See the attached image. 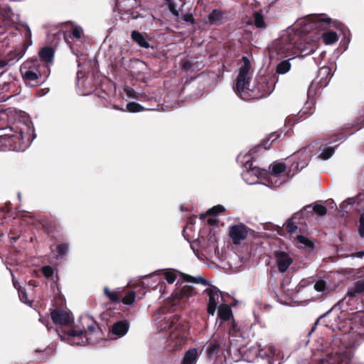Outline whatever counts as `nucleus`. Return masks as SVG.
Returning <instances> with one entry per match:
<instances>
[{
    "label": "nucleus",
    "mask_w": 364,
    "mask_h": 364,
    "mask_svg": "<svg viewBox=\"0 0 364 364\" xmlns=\"http://www.w3.org/2000/svg\"><path fill=\"white\" fill-rule=\"evenodd\" d=\"M316 48L317 43L312 35L308 33L307 28H288L272 46V51L282 57L289 58L288 60H283L278 64L277 73L282 75L287 73L291 68L290 59L296 55H309Z\"/></svg>",
    "instance_id": "1"
},
{
    "label": "nucleus",
    "mask_w": 364,
    "mask_h": 364,
    "mask_svg": "<svg viewBox=\"0 0 364 364\" xmlns=\"http://www.w3.org/2000/svg\"><path fill=\"white\" fill-rule=\"evenodd\" d=\"M244 65L240 68L237 77L235 92L242 100H247L250 97L261 98L269 95L274 90L275 82L267 76H259L252 88L248 86L250 80V61L247 57L243 56Z\"/></svg>",
    "instance_id": "2"
},
{
    "label": "nucleus",
    "mask_w": 364,
    "mask_h": 364,
    "mask_svg": "<svg viewBox=\"0 0 364 364\" xmlns=\"http://www.w3.org/2000/svg\"><path fill=\"white\" fill-rule=\"evenodd\" d=\"M84 320L90 322L88 323L87 329H71L67 332L68 341L70 345L83 346L92 342L90 336L95 332L97 325L90 317H85Z\"/></svg>",
    "instance_id": "3"
},
{
    "label": "nucleus",
    "mask_w": 364,
    "mask_h": 364,
    "mask_svg": "<svg viewBox=\"0 0 364 364\" xmlns=\"http://www.w3.org/2000/svg\"><path fill=\"white\" fill-rule=\"evenodd\" d=\"M18 114L22 117V119L16 121L10 127L11 130L15 133L11 136L16 138L23 144H28L33 132V124L27 116H22L21 112Z\"/></svg>",
    "instance_id": "4"
},
{
    "label": "nucleus",
    "mask_w": 364,
    "mask_h": 364,
    "mask_svg": "<svg viewBox=\"0 0 364 364\" xmlns=\"http://www.w3.org/2000/svg\"><path fill=\"white\" fill-rule=\"evenodd\" d=\"M271 171L267 173L268 183L274 187H280L288 181L286 173V164L283 162H274L271 166Z\"/></svg>",
    "instance_id": "5"
},
{
    "label": "nucleus",
    "mask_w": 364,
    "mask_h": 364,
    "mask_svg": "<svg viewBox=\"0 0 364 364\" xmlns=\"http://www.w3.org/2000/svg\"><path fill=\"white\" fill-rule=\"evenodd\" d=\"M235 324L232 323L231 328L229 330V341L228 343L223 341L222 343L215 339L210 341L205 346V352L208 358H216L220 350V347L223 345L226 350L230 348L232 346L235 345V341L232 338L235 333V336H237L239 333L235 332Z\"/></svg>",
    "instance_id": "6"
},
{
    "label": "nucleus",
    "mask_w": 364,
    "mask_h": 364,
    "mask_svg": "<svg viewBox=\"0 0 364 364\" xmlns=\"http://www.w3.org/2000/svg\"><path fill=\"white\" fill-rule=\"evenodd\" d=\"M208 296L207 311L209 315L213 316L216 309L223 304L222 292L215 287L210 286L205 290Z\"/></svg>",
    "instance_id": "7"
},
{
    "label": "nucleus",
    "mask_w": 364,
    "mask_h": 364,
    "mask_svg": "<svg viewBox=\"0 0 364 364\" xmlns=\"http://www.w3.org/2000/svg\"><path fill=\"white\" fill-rule=\"evenodd\" d=\"M250 232V228L242 223H239L230 227L229 236L235 245H240Z\"/></svg>",
    "instance_id": "8"
},
{
    "label": "nucleus",
    "mask_w": 364,
    "mask_h": 364,
    "mask_svg": "<svg viewBox=\"0 0 364 364\" xmlns=\"http://www.w3.org/2000/svg\"><path fill=\"white\" fill-rule=\"evenodd\" d=\"M243 169L242 177L246 183L250 185L263 183L259 180L267 174L264 170L260 169L256 166Z\"/></svg>",
    "instance_id": "9"
},
{
    "label": "nucleus",
    "mask_w": 364,
    "mask_h": 364,
    "mask_svg": "<svg viewBox=\"0 0 364 364\" xmlns=\"http://www.w3.org/2000/svg\"><path fill=\"white\" fill-rule=\"evenodd\" d=\"M53 322L58 326H68L73 321L71 314L64 310L56 309L50 313Z\"/></svg>",
    "instance_id": "10"
},
{
    "label": "nucleus",
    "mask_w": 364,
    "mask_h": 364,
    "mask_svg": "<svg viewBox=\"0 0 364 364\" xmlns=\"http://www.w3.org/2000/svg\"><path fill=\"white\" fill-rule=\"evenodd\" d=\"M274 255L279 271L285 272L292 263V258L288 253L283 251H276Z\"/></svg>",
    "instance_id": "11"
},
{
    "label": "nucleus",
    "mask_w": 364,
    "mask_h": 364,
    "mask_svg": "<svg viewBox=\"0 0 364 364\" xmlns=\"http://www.w3.org/2000/svg\"><path fill=\"white\" fill-rule=\"evenodd\" d=\"M129 328V323L127 321H117L112 326L110 338L112 339L122 338L127 333Z\"/></svg>",
    "instance_id": "12"
},
{
    "label": "nucleus",
    "mask_w": 364,
    "mask_h": 364,
    "mask_svg": "<svg viewBox=\"0 0 364 364\" xmlns=\"http://www.w3.org/2000/svg\"><path fill=\"white\" fill-rule=\"evenodd\" d=\"M64 37L68 43H71L77 41H81L84 38L85 36L82 28L80 26L73 25L71 27L70 31L66 32Z\"/></svg>",
    "instance_id": "13"
},
{
    "label": "nucleus",
    "mask_w": 364,
    "mask_h": 364,
    "mask_svg": "<svg viewBox=\"0 0 364 364\" xmlns=\"http://www.w3.org/2000/svg\"><path fill=\"white\" fill-rule=\"evenodd\" d=\"M255 151L250 150L247 151H242L237 156V161L242 166L243 168H249L252 167V159Z\"/></svg>",
    "instance_id": "14"
},
{
    "label": "nucleus",
    "mask_w": 364,
    "mask_h": 364,
    "mask_svg": "<svg viewBox=\"0 0 364 364\" xmlns=\"http://www.w3.org/2000/svg\"><path fill=\"white\" fill-rule=\"evenodd\" d=\"M7 269L11 273V275L12 277L13 286L14 287L15 289H16L18 290V296H19L21 301L24 303L25 304L31 306V304H32V301L28 299L27 293L26 292L24 289H23L20 286V284H19L18 279L15 278V277L14 276V274L12 273V271L10 269H9L8 267H7Z\"/></svg>",
    "instance_id": "15"
},
{
    "label": "nucleus",
    "mask_w": 364,
    "mask_h": 364,
    "mask_svg": "<svg viewBox=\"0 0 364 364\" xmlns=\"http://www.w3.org/2000/svg\"><path fill=\"white\" fill-rule=\"evenodd\" d=\"M194 291V289L191 285H185L181 289H177L174 291L172 296L174 299H182L191 297Z\"/></svg>",
    "instance_id": "16"
},
{
    "label": "nucleus",
    "mask_w": 364,
    "mask_h": 364,
    "mask_svg": "<svg viewBox=\"0 0 364 364\" xmlns=\"http://www.w3.org/2000/svg\"><path fill=\"white\" fill-rule=\"evenodd\" d=\"M224 13L219 9L213 10L208 17V22L210 25H220L224 22Z\"/></svg>",
    "instance_id": "17"
},
{
    "label": "nucleus",
    "mask_w": 364,
    "mask_h": 364,
    "mask_svg": "<svg viewBox=\"0 0 364 364\" xmlns=\"http://www.w3.org/2000/svg\"><path fill=\"white\" fill-rule=\"evenodd\" d=\"M313 212L319 216H323L326 213V208L322 205H308L301 210V214L308 216L309 213Z\"/></svg>",
    "instance_id": "18"
},
{
    "label": "nucleus",
    "mask_w": 364,
    "mask_h": 364,
    "mask_svg": "<svg viewBox=\"0 0 364 364\" xmlns=\"http://www.w3.org/2000/svg\"><path fill=\"white\" fill-rule=\"evenodd\" d=\"M198 357L197 349L195 348H191L186 353L182 364H196Z\"/></svg>",
    "instance_id": "19"
},
{
    "label": "nucleus",
    "mask_w": 364,
    "mask_h": 364,
    "mask_svg": "<svg viewBox=\"0 0 364 364\" xmlns=\"http://www.w3.org/2000/svg\"><path fill=\"white\" fill-rule=\"evenodd\" d=\"M132 38L141 48H149L150 45L142 33L137 31L132 32Z\"/></svg>",
    "instance_id": "20"
},
{
    "label": "nucleus",
    "mask_w": 364,
    "mask_h": 364,
    "mask_svg": "<svg viewBox=\"0 0 364 364\" xmlns=\"http://www.w3.org/2000/svg\"><path fill=\"white\" fill-rule=\"evenodd\" d=\"M364 292V279L357 281L354 287L348 291L347 296L349 298H353L357 294Z\"/></svg>",
    "instance_id": "21"
},
{
    "label": "nucleus",
    "mask_w": 364,
    "mask_h": 364,
    "mask_svg": "<svg viewBox=\"0 0 364 364\" xmlns=\"http://www.w3.org/2000/svg\"><path fill=\"white\" fill-rule=\"evenodd\" d=\"M218 316L222 321H228L232 317L230 307L227 304H223L218 308Z\"/></svg>",
    "instance_id": "22"
},
{
    "label": "nucleus",
    "mask_w": 364,
    "mask_h": 364,
    "mask_svg": "<svg viewBox=\"0 0 364 364\" xmlns=\"http://www.w3.org/2000/svg\"><path fill=\"white\" fill-rule=\"evenodd\" d=\"M183 277L186 282L200 284L203 286H209L210 284L208 280L200 275L193 277L188 274H183Z\"/></svg>",
    "instance_id": "23"
},
{
    "label": "nucleus",
    "mask_w": 364,
    "mask_h": 364,
    "mask_svg": "<svg viewBox=\"0 0 364 364\" xmlns=\"http://www.w3.org/2000/svg\"><path fill=\"white\" fill-rule=\"evenodd\" d=\"M54 55V51L53 48L49 47H45L43 48L39 53V56L41 59V60L46 62V63H50L53 60Z\"/></svg>",
    "instance_id": "24"
},
{
    "label": "nucleus",
    "mask_w": 364,
    "mask_h": 364,
    "mask_svg": "<svg viewBox=\"0 0 364 364\" xmlns=\"http://www.w3.org/2000/svg\"><path fill=\"white\" fill-rule=\"evenodd\" d=\"M276 354L275 349L272 346H269L258 350V356L262 358L273 357Z\"/></svg>",
    "instance_id": "25"
},
{
    "label": "nucleus",
    "mask_w": 364,
    "mask_h": 364,
    "mask_svg": "<svg viewBox=\"0 0 364 364\" xmlns=\"http://www.w3.org/2000/svg\"><path fill=\"white\" fill-rule=\"evenodd\" d=\"M337 147V145L334 146H328V147H323L321 148V153L319 155V158L323 160H327L330 159L332 155L333 154L336 148Z\"/></svg>",
    "instance_id": "26"
},
{
    "label": "nucleus",
    "mask_w": 364,
    "mask_h": 364,
    "mask_svg": "<svg viewBox=\"0 0 364 364\" xmlns=\"http://www.w3.org/2000/svg\"><path fill=\"white\" fill-rule=\"evenodd\" d=\"M23 78L26 81H33L37 80L40 76L41 73L38 71H34L32 70H26L25 72L21 71Z\"/></svg>",
    "instance_id": "27"
},
{
    "label": "nucleus",
    "mask_w": 364,
    "mask_h": 364,
    "mask_svg": "<svg viewBox=\"0 0 364 364\" xmlns=\"http://www.w3.org/2000/svg\"><path fill=\"white\" fill-rule=\"evenodd\" d=\"M119 109L122 111L127 110L129 112L136 113V112H139L144 110V107H142L139 103L132 102H129L127 104L126 109Z\"/></svg>",
    "instance_id": "28"
},
{
    "label": "nucleus",
    "mask_w": 364,
    "mask_h": 364,
    "mask_svg": "<svg viewBox=\"0 0 364 364\" xmlns=\"http://www.w3.org/2000/svg\"><path fill=\"white\" fill-rule=\"evenodd\" d=\"M323 40L326 45L336 43L338 41V36L335 32H327L322 35Z\"/></svg>",
    "instance_id": "29"
},
{
    "label": "nucleus",
    "mask_w": 364,
    "mask_h": 364,
    "mask_svg": "<svg viewBox=\"0 0 364 364\" xmlns=\"http://www.w3.org/2000/svg\"><path fill=\"white\" fill-rule=\"evenodd\" d=\"M254 22L257 28H265L266 23L262 12L257 11L254 14Z\"/></svg>",
    "instance_id": "30"
},
{
    "label": "nucleus",
    "mask_w": 364,
    "mask_h": 364,
    "mask_svg": "<svg viewBox=\"0 0 364 364\" xmlns=\"http://www.w3.org/2000/svg\"><path fill=\"white\" fill-rule=\"evenodd\" d=\"M104 293L109 299L112 302H116L119 300L118 294L119 293V289L117 291H110L107 287L104 288Z\"/></svg>",
    "instance_id": "31"
},
{
    "label": "nucleus",
    "mask_w": 364,
    "mask_h": 364,
    "mask_svg": "<svg viewBox=\"0 0 364 364\" xmlns=\"http://www.w3.org/2000/svg\"><path fill=\"white\" fill-rule=\"evenodd\" d=\"M69 246L66 243L60 244L56 247L57 255L56 257H63L68 252Z\"/></svg>",
    "instance_id": "32"
},
{
    "label": "nucleus",
    "mask_w": 364,
    "mask_h": 364,
    "mask_svg": "<svg viewBox=\"0 0 364 364\" xmlns=\"http://www.w3.org/2000/svg\"><path fill=\"white\" fill-rule=\"evenodd\" d=\"M165 279L168 284H173L177 278L178 273L174 270L165 271L164 272Z\"/></svg>",
    "instance_id": "33"
},
{
    "label": "nucleus",
    "mask_w": 364,
    "mask_h": 364,
    "mask_svg": "<svg viewBox=\"0 0 364 364\" xmlns=\"http://www.w3.org/2000/svg\"><path fill=\"white\" fill-rule=\"evenodd\" d=\"M122 301L125 305H132L135 301V292L134 291L128 292Z\"/></svg>",
    "instance_id": "34"
},
{
    "label": "nucleus",
    "mask_w": 364,
    "mask_h": 364,
    "mask_svg": "<svg viewBox=\"0 0 364 364\" xmlns=\"http://www.w3.org/2000/svg\"><path fill=\"white\" fill-rule=\"evenodd\" d=\"M19 217L26 224L29 225V224H34L35 223L34 216L31 213H23L19 215Z\"/></svg>",
    "instance_id": "35"
},
{
    "label": "nucleus",
    "mask_w": 364,
    "mask_h": 364,
    "mask_svg": "<svg viewBox=\"0 0 364 364\" xmlns=\"http://www.w3.org/2000/svg\"><path fill=\"white\" fill-rule=\"evenodd\" d=\"M296 239L301 244L304 245L305 247H306L311 250L313 249L314 244H313L312 241L310 240L309 239H308L307 237H306L303 235H297Z\"/></svg>",
    "instance_id": "36"
},
{
    "label": "nucleus",
    "mask_w": 364,
    "mask_h": 364,
    "mask_svg": "<svg viewBox=\"0 0 364 364\" xmlns=\"http://www.w3.org/2000/svg\"><path fill=\"white\" fill-rule=\"evenodd\" d=\"M225 207L221 205L213 206L207 210L205 215H216L218 213L225 211Z\"/></svg>",
    "instance_id": "37"
},
{
    "label": "nucleus",
    "mask_w": 364,
    "mask_h": 364,
    "mask_svg": "<svg viewBox=\"0 0 364 364\" xmlns=\"http://www.w3.org/2000/svg\"><path fill=\"white\" fill-rule=\"evenodd\" d=\"M314 289L318 292L324 293L326 289V283L324 280H318L314 284Z\"/></svg>",
    "instance_id": "38"
},
{
    "label": "nucleus",
    "mask_w": 364,
    "mask_h": 364,
    "mask_svg": "<svg viewBox=\"0 0 364 364\" xmlns=\"http://www.w3.org/2000/svg\"><path fill=\"white\" fill-rule=\"evenodd\" d=\"M358 232L360 237L364 238V212L360 214Z\"/></svg>",
    "instance_id": "39"
},
{
    "label": "nucleus",
    "mask_w": 364,
    "mask_h": 364,
    "mask_svg": "<svg viewBox=\"0 0 364 364\" xmlns=\"http://www.w3.org/2000/svg\"><path fill=\"white\" fill-rule=\"evenodd\" d=\"M124 92L127 98H132L135 100H137L139 98L137 96V93L135 92L134 89H132L130 87H125L124 88Z\"/></svg>",
    "instance_id": "40"
},
{
    "label": "nucleus",
    "mask_w": 364,
    "mask_h": 364,
    "mask_svg": "<svg viewBox=\"0 0 364 364\" xmlns=\"http://www.w3.org/2000/svg\"><path fill=\"white\" fill-rule=\"evenodd\" d=\"M292 220L293 218H289L287 224V230L290 233L294 232L297 229V226L293 223Z\"/></svg>",
    "instance_id": "41"
},
{
    "label": "nucleus",
    "mask_w": 364,
    "mask_h": 364,
    "mask_svg": "<svg viewBox=\"0 0 364 364\" xmlns=\"http://www.w3.org/2000/svg\"><path fill=\"white\" fill-rule=\"evenodd\" d=\"M42 272H43V274L45 275V277H46L48 278L51 277L53 274V269L50 266L43 267L42 268Z\"/></svg>",
    "instance_id": "42"
},
{
    "label": "nucleus",
    "mask_w": 364,
    "mask_h": 364,
    "mask_svg": "<svg viewBox=\"0 0 364 364\" xmlns=\"http://www.w3.org/2000/svg\"><path fill=\"white\" fill-rule=\"evenodd\" d=\"M363 195L360 194L356 199H349L348 201H345L343 203V206L346 204L353 205L355 203H359L360 200H362Z\"/></svg>",
    "instance_id": "43"
},
{
    "label": "nucleus",
    "mask_w": 364,
    "mask_h": 364,
    "mask_svg": "<svg viewBox=\"0 0 364 364\" xmlns=\"http://www.w3.org/2000/svg\"><path fill=\"white\" fill-rule=\"evenodd\" d=\"M314 100L313 99L310 100V98H309L305 104V107L304 108V112H306V109H312L314 107Z\"/></svg>",
    "instance_id": "44"
},
{
    "label": "nucleus",
    "mask_w": 364,
    "mask_h": 364,
    "mask_svg": "<svg viewBox=\"0 0 364 364\" xmlns=\"http://www.w3.org/2000/svg\"><path fill=\"white\" fill-rule=\"evenodd\" d=\"M363 256H364V251L357 252H355V253H353L352 255H350V257H358V258H361Z\"/></svg>",
    "instance_id": "45"
},
{
    "label": "nucleus",
    "mask_w": 364,
    "mask_h": 364,
    "mask_svg": "<svg viewBox=\"0 0 364 364\" xmlns=\"http://www.w3.org/2000/svg\"><path fill=\"white\" fill-rule=\"evenodd\" d=\"M332 311V309H331L330 310H328L327 312H326L325 314H322L321 316H320L318 319L316 320V323H315V326L318 324V323L319 322V321L321 319H322L323 318H324L325 316H326L331 311Z\"/></svg>",
    "instance_id": "46"
},
{
    "label": "nucleus",
    "mask_w": 364,
    "mask_h": 364,
    "mask_svg": "<svg viewBox=\"0 0 364 364\" xmlns=\"http://www.w3.org/2000/svg\"><path fill=\"white\" fill-rule=\"evenodd\" d=\"M208 223L210 225H214L216 223V220L215 218H209Z\"/></svg>",
    "instance_id": "47"
},
{
    "label": "nucleus",
    "mask_w": 364,
    "mask_h": 364,
    "mask_svg": "<svg viewBox=\"0 0 364 364\" xmlns=\"http://www.w3.org/2000/svg\"><path fill=\"white\" fill-rule=\"evenodd\" d=\"M6 65L7 63L5 60L0 59V70L4 68Z\"/></svg>",
    "instance_id": "48"
},
{
    "label": "nucleus",
    "mask_w": 364,
    "mask_h": 364,
    "mask_svg": "<svg viewBox=\"0 0 364 364\" xmlns=\"http://www.w3.org/2000/svg\"><path fill=\"white\" fill-rule=\"evenodd\" d=\"M328 70V68L327 67H322L319 70V73H323V74L326 73Z\"/></svg>",
    "instance_id": "49"
},
{
    "label": "nucleus",
    "mask_w": 364,
    "mask_h": 364,
    "mask_svg": "<svg viewBox=\"0 0 364 364\" xmlns=\"http://www.w3.org/2000/svg\"><path fill=\"white\" fill-rule=\"evenodd\" d=\"M77 82H79L80 79L81 77H82V74L81 70H78V71H77Z\"/></svg>",
    "instance_id": "50"
},
{
    "label": "nucleus",
    "mask_w": 364,
    "mask_h": 364,
    "mask_svg": "<svg viewBox=\"0 0 364 364\" xmlns=\"http://www.w3.org/2000/svg\"><path fill=\"white\" fill-rule=\"evenodd\" d=\"M183 67L185 68V69H188L190 68V65L186 62L183 65Z\"/></svg>",
    "instance_id": "51"
},
{
    "label": "nucleus",
    "mask_w": 364,
    "mask_h": 364,
    "mask_svg": "<svg viewBox=\"0 0 364 364\" xmlns=\"http://www.w3.org/2000/svg\"><path fill=\"white\" fill-rule=\"evenodd\" d=\"M77 66H78V68H80V66H81V64L78 60H77Z\"/></svg>",
    "instance_id": "52"
},
{
    "label": "nucleus",
    "mask_w": 364,
    "mask_h": 364,
    "mask_svg": "<svg viewBox=\"0 0 364 364\" xmlns=\"http://www.w3.org/2000/svg\"><path fill=\"white\" fill-rule=\"evenodd\" d=\"M205 215H202L200 216V218H201V219L204 218H205Z\"/></svg>",
    "instance_id": "53"
},
{
    "label": "nucleus",
    "mask_w": 364,
    "mask_h": 364,
    "mask_svg": "<svg viewBox=\"0 0 364 364\" xmlns=\"http://www.w3.org/2000/svg\"><path fill=\"white\" fill-rule=\"evenodd\" d=\"M275 139H276V138H275V137H274V139H272V142H271V143L274 142Z\"/></svg>",
    "instance_id": "54"
},
{
    "label": "nucleus",
    "mask_w": 364,
    "mask_h": 364,
    "mask_svg": "<svg viewBox=\"0 0 364 364\" xmlns=\"http://www.w3.org/2000/svg\"><path fill=\"white\" fill-rule=\"evenodd\" d=\"M11 238H12V239H14V240H16V239H17V237H14V236H12V237H11Z\"/></svg>",
    "instance_id": "55"
},
{
    "label": "nucleus",
    "mask_w": 364,
    "mask_h": 364,
    "mask_svg": "<svg viewBox=\"0 0 364 364\" xmlns=\"http://www.w3.org/2000/svg\"><path fill=\"white\" fill-rule=\"evenodd\" d=\"M116 4H118L119 0H115Z\"/></svg>",
    "instance_id": "56"
},
{
    "label": "nucleus",
    "mask_w": 364,
    "mask_h": 364,
    "mask_svg": "<svg viewBox=\"0 0 364 364\" xmlns=\"http://www.w3.org/2000/svg\"><path fill=\"white\" fill-rule=\"evenodd\" d=\"M3 235H4L3 233L0 234V237H1Z\"/></svg>",
    "instance_id": "57"
}]
</instances>
